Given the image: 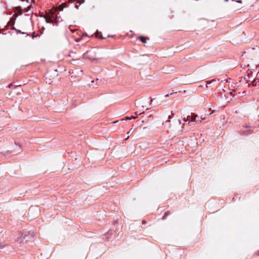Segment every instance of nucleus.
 <instances>
[{
    "label": "nucleus",
    "instance_id": "f257e3e1",
    "mask_svg": "<svg viewBox=\"0 0 259 259\" xmlns=\"http://www.w3.org/2000/svg\"><path fill=\"white\" fill-rule=\"evenodd\" d=\"M197 117H198V116L197 115L192 114L190 115H188L187 116L186 118H184V121L185 122H187V121H192L195 122H201V120L197 119Z\"/></svg>",
    "mask_w": 259,
    "mask_h": 259
},
{
    "label": "nucleus",
    "instance_id": "f03ea898",
    "mask_svg": "<svg viewBox=\"0 0 259 259\" xmlns=\"http://www.w3.org/2000/svg\"><path fill=\"white\" fill-rule=\"evenodd\" d=\"M245 128H247V130H246V131L245 130H242L241 131V133L243 134H245V135H249L250 134L252 133V131L250 129V126H246L245 127H244Z\"/></svg>",
    "mask_w": 259,
    "mask_h": 259
},
{
    "label": "nucleus",
    "instance_id": "7ed1b4c3",
    "mask_svg": "<svg viewBox=\"0 0 259 259\" xmlns=\"http://www.w3.org/2000/svg\"><path fill=\"white\" fill-rule=\"evenodd\" d=\"M28 237V236L27 235H25L23 236V234H22L20 238L18 239V241H19L21 243L23 242L24 241H27V238Z\"/></svg>",
    "mask_w": 259,
    "mask_h": 259
},
{
    "label": "nucleus",
    "instance_id": "20e7f679",
    "mask_svg": "<svg viewBox=\"0 0 259 259\" xmlns=\"http://www.w3.org/2000/svg\"><path fill=\"white\" fill-rule=\"evenodd\" d=\"M44 18H45L46 22L47 23H53V20L51 18H48L47 16H45Z\"/></svg>",
    "mask_w": 259,
    "mask_h": 259
},
{
    "label": "nucleus",
    "instance_id": "39448f33",
    "mask_svg": "<svg viewBox=\"0 0 259 259\" xmlns=\"http://www.w3.org/2000/svg\"><path fill=\"white\" fill-rule=\"evenodd\" d=\"M96 37L100 38L101 39L104 38L102 36V35L101 34V33L99 32L98 31H97V32L96 33Z\"/></svg>",
    "mask_w": 259,
    "mask_h": 259
},
{
    "label": "nucleus",
    "instance_id": "423d86ee",
    "mask_svg": "<svg viewBox=\"0 0 259 259\" xmlns=\"http://www.w3.org/2000/svg\"><path fill=\"white\" fill-rule=\"evenodd\" d=\"M139 38L141 40V41L143 43H145L146 42L147 38L144 37V36H140Z\"/></svg>",
    "mask_w": 259,
    "mask_h": 259
},
{
    "label": "nucleus",
    "instance_id": "0eeeda50",
    "mask_svg": "<svg viewBox=\"0 0 259 259\" xmlns=\"http://www.w3.org/2000/svg\"><path fill=\"white\" fill-rule=\"evenodd\" d=\"M170 212L169 211H167L165 213L164 216L162 217V219L164 220V219H165L167 215H168L169 214H170Z\"/></svg>",
    "mask_w": 259,
    "mask_h": 259
},
{
    "label": "nucleus",
    "instance_id": "6e6552de",
    "mask_svg": "<svg viewBox=\"0 0 259 259\" xmlns=\"http://www.w3.org/2000/svg\"><path fill=\"white\" fill-rule=\"evenodd\" d=\"M136 117L135 116H131V117H126V119H129V120H131V119H135Z\"/></svg>",
    "mask_w": 259,
    "mask_h": 259
},
{
    "label": "nucleus",
    "instance_id": "1a4fd4ad",
    "mask_svg": "<svg viewBox=\"0 0 259 259\" xmlns=\"http://www.w3.org/2000/svg\"><path fill=\"white\" fill-rule=\"evenodd\" d=\"M132 132V128H131L128 132L127 133V134H129Z\"/></svg>",
    "mask_w": 259,
    "mask_h": 259
},
{
    "label": "nucleus",
    "instance_id": "9d476101",
    "mask_svg": "<svg viewBox=\"0 0 259 259\" xmlns=\"http://www.w3.org/2000/svg\"><path fill=\"white\" fill-rule=\"evenodd\" d=\"M236 2L238 3H242V1L241 0H238V1H236Z\"/></svg>",
    "mask_w": 259,
    "mask_h": 259
},
{
    "label": "nucleus",
    "instance_id": "9b49d317",
    "mask_svg": "<svg viewBox=\"0 0 259 259\" xmlns=\"http://www.w3.org/2000/svg\"><path fill=\"white\" fill-rule=\"evenodd\" d=\"M204 119H205V117H204V116H203V115H202V116H201V120Z\"/></svg>",
    "mask_w": 259,
    "mask_h": 259
},
{
    "label": "nucleus",
    "instance_id": "f8f14e48",
    "mask_svg": "<svg viewBox=\"0 0 259 259\" xmlns=\"http://www.w3.org/2000/svg\"><path fill=\"white\" fill-rule=\"evenodd\" d=\"M37 36L35 35H34V33H33V34L32 35V38H34L35 37H36Z\"/></svg>",
    "mask_w": 259,
    "mask_h": 259
},
{
    "label": "nucleus",
    "instance_id": "ddd939ff",
    "mask_svg": "<svg viewBox=\"0 0 259 259\" xmlns=\"http://www.w3.org/2000/svg\"><path fill=\"white\" fill-rule=\"evenodd\" d=\"M187 124L189 126L191 125V123L190 122H188V123Z\"/></svg>",
    "mask_w": 259,
    "mask_h": 259
},
{
    "label": "nucleus",
    "instance_id": "4468645a",
    "mask_svg": "<svg viewBox=\"0 0 259 259\" xmlns=\"http://www.w3.org/2000/svg\"><path fill=\"white\" fill-rule=\"evenodd\" d=\"M17 33H21V31H20V30H17Z\"/></svg>",
    "mask_w": 259,
    "mask_h": 259
},
{
    "label": "nucleus",
    "instance_id": "2eb2a0df",
    "mask_svg": "<svg viewBox=\"0 0 259 259\" xmlns=\"http://www.w3.org/2000/svg\"><path fill=\"white\" fill-rule=\"evenodd\" d=\"M169 95V94H166V95H165V97H168Z\"/></svg>",
    "mask_w": 259,
    "mask_h": 259
},
{
    "label": "nucleus",
    "instance_id": "dca6fc26",
    "mask_svg": "<svg viewBox=\"0 0 259 259\" xmlns=\"http://www.w3.org/2000/svg\"><path fill=\"white\" fill-rule=\"evenodd\" d=\"M30 6H31V5H30V6H27V8L28 9H29V8H30Z\"/></svg>",
    "mask_w": 259,
    "mask_h": 259
},
{
    "label": "nucleus",
    "instance_id": "f3484780",
    "mask_svg": "<svg viewBox=\"0 0 259 259\" xmlns=\"http://www.w3.org/2000/svg\"><path fill=\"white\" fill-rule=\"evenodd\" d=\"M128 138H129V136H128L127 137V138L125 139V140H126V139H127Z\"/></svg>",
    "mask_w": 259,
    "mask_h": 259
},
{
    "label": "nucleus",
    "instance_id": "a211bd4d",
    "mask_svg": "<svg viewBox=\"0 0 259 259\" xmlns=\"http://www.w3.org/2000/svg\"><path fill=\"white\" fill-rule=\"evenodd\" d=\"M172 94H174V93H173V92H171V93L170 94V95H172Z\"/></svg>",
    "mask_w": 259,
    "mask_h": 259
},
{
    "label": "nucleus",
    "instance_id": "6ab92c4d",
    "mask_svg": "<svg viewBox=\"0 0 259 259\" xmlns=\"http://www.w3.org/2000/svg\"><path fill=\"white\" fill-rule=\"evenodd\" d=\"M117 122H118V121H114V123H116Z\"/></svg>",
    "mask_w": 259,
    "mask_h": 259
}]
</instances>
